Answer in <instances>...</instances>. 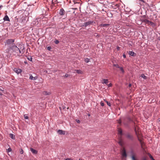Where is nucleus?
I'll return each instance as SVG.
<instances>
[{"label":"nucleus","instance_id":"f257e3e1","mask_svg":"<svg viewBox=\"0 0 160 160\" xmlns=\"http://www.w3.org/2000/svg\"><path fill=\"white\" fill-rule=\"evenodd\" d=\"M10 48L13 50V52H16L17 55H20L21 53V50L17 46L13 45Z\"/></svg>","mask_w":160,"mask_h":160},{"label":"nucleus","instance_id":"f03ea898","mask_svg":"<svg viewBox=\"0 0 160 160\" xmlns=\"http://www.w3.org/2000/svg\"><path fill=\"white\" fill-rule=\"evenodd\" d=\"M121 155H122V160H126V158L127 156V155L126 153V152L125 151L124 149H123L122 151L121 152Z\"/></svg>","mask_w":160,"mask_h":160},{"label":"nucleus","instance_id":"7ed1b4c3","mask_svg":"<svg viewBox=\"0 0 160 160\" xmlns=\"http://www.w3.org/2000/svg\"><path fill=\"white\" fill-rule=\"evenodd\" d=\"M14 39H8V40H7L6 42H5V45H9L12 44V43L14 42Z\"/></svg>","mask_w":160,"mask_h":160},{"label":"nucleus","instance_id":"20e7f679","mask_svg":"<svg viewBox=\"0 0 160 160\" xmlns=\"http://www.w3.org/2000/svg\"><path fill=\"white\" fill-rule=\"evenodd\" d=\"M93 22L92 21H89L86 22H84L82 26L85 27H86L87 26L91 25L93 23Z\"/></svg>","mask_w":160,"mask_h":160},{"label":"nucleus","instance_id":"39448f33","mask_svg":"<svg viewBox=\"0 0 160 160\" xmlns=\"http://www.w3.org/2000/svg\"><path fill=\"white\" fill-rule=\"evenodd\" d=\"M57 132L60 135H64L65 134V131L61 130H58Z\"/></svg>","mask_w":160,"mask_h":160},{"label":"nucleus","instance_id":"423d86ee","mask_svg":"<svg viewBox=\"0 0 160 160\" xmlns=\"http://www.w3.org/2000/svg\"><path fill=\"white\" fill-rule=\"evenodd\" d=\"M65 11L63 8L60 9L59 12V14L61 15H64V14Z\"/></svg>","mask_w":160,"mask_h":160},{"label":"nucleus","instance_id":"0eeeda50","mask_svg":"<svg viewBox=\"0 0 160 160\" xmlns=\"http://www.w3.org/2000/svg\"><path fill=\"white\" fill-rule=\"evenodd\" d=\"M31 151L34 154H36L37 153V151L33 149L32 148H30V149Z\"/></svg>","mask_w":160,"mask_h":160},{"label":"nucleus","instance_id":"6e6552de","mask_svg":"<svg viewBox=\"0 0 160 160\" xmlns=\"http://www.w3.org/2000/svg\"><path fill=\"white\" fill-rule=\"evenodd\" d=\"M129 54L130 55L132 56H134L136 55V54L132 51H129Z\"/></svg>","mask_w":160,"mask_h":160},{"label":"nucleus","instance_id":"1a4fd4ad","mask_svg":"<svg viewBox=\"0 0 160 160\" xmlns=\"http://www.w3.org/2000/svg\"><path fill=\"white\" fill-rule=\"evenodd\" d=\"M108 82V80L107 79H103L102 80V83L107 84Z\"/></svg>","mask_w":160,"mask_h":160},{"label":"nucleus","instance_id":"9d476101","mask_svg":"<svg viewBox=\"0 0 160 160\" xmlns=\"http://www.w3.org/2000/svg\"><path fill=\"white\" fill-rule=\"evenodd\" d=\"M4 21H9V19L7 16H5L3 18Z\"/></svg>","mask_w":160,"mask_h":160},{"label":"nucleus","instance_id":"9b49d317","mask_svg":"<svg viewBox=\"0 0 160 160\" xmlns=\"http://www.w3.org/2000/svg\"><path fill=\"white\" fill-rule=\"evenodd\" d=\"M15 72H16L18 74H19L20 73H21V72L22 71V70L21 69H16L15 70Z\"/></svg>","mask_w":160,"mask_h":160},{"label":"nucleus","instance_id":"f8f14e48","mask_svg":"<svg viewBox=\"0 0 160 160\" xmlns=\"http://www.w3.org/2000/svg\"><path fill=\"white\" fill-rule=\"evenodd\" d=\"M109 25V24H101L100 25L101 26L104 27H107Z\"/></svg>","mask_w":160,"mask_h":160},{"label":"nucleus","instance_id":"ddd939ff","mask_svg":"<svg viewBox=\"0 0 160 160\" xmlns=\"http://www.w3.org/2000/svg\"><path fill=\"white\" fill-rule=\"evenodd\" d=\"M29 78L31 80H35L36 79V77H33L32 75H30V76Z\"/></svg>","mask_w":160,"mask_h":160},{"label":"nucleus","instance_id":"4468645a","mask_svg":"<svg viewBox=\"0 0 160 160\" xmlns=\"http://www.w3.org/2000/svg\"><path fill=\"white\" fill-rule=\"evenodd\" d=\"M51 94L50 92L45 91L43 92V94L45 95H49Z\"/></svg>","mask_w":160,"mask_h":160},{"label":"nucleus","instance_id":"2eb2a0df","mask_svg":"<svg viewBox=\"0 0 160 160\" xmlns=\"http://www.w3.org/2000/svg\"><path fill=\"white\" fill-rule=\"evenodd\" d=\"M132 160H137L135 158V156L134 155H132L131 157Z\"/></svg>","mask_w":160,"mask_h":160},{"label":"nucleus","instance_id":"dca6fc26","mask_svg":"<svg viewBox=\"0 0 160 160\" xmlns=\"http://www.w3.org/2000/svg\"><path fill=\"white\" fill-rule=\"evenodd\" d=\"M118 133L120 135H121L122 134V131L121 129H119L118 130Z\"/></svg>","mask_w":160,"mask_h":160},{"label":"nucleus","instance_id":"f3484780","mask_svg":"<svg viewBox=\"0 0 160 160\" xmlns=\"http://www.w3.org/2000/svg\"><path fill=\"white\" fill-rule=\"evenodd\" d=\"M119 68L120 69V70L122 72V73H124V70H123V68L122 67H119Z\"/></svg>","mask_w":160,"mask_h":160},{"label":"nucleus","instance_id":"a211bd4d","mask_svg":"<svg viewBox=\"0 0 160 160\" xmlns=\"http://www.w3.org/2000/svg\"><path fill=\"white\" fill-rule=\"evenodd\" d=\"M141 77L144 79H147V77L143 74H142L141 75Z\"/></svg>","mask_w":160,"mask_h":160},{"label":"nucleus","instance_id":"6ab92c4d","mask_svg":"<svg viewBox=\"0 0 160 160\" xmlns=\"http://www.w3.org/2000/svg\"><path fill=\"white\" fill-rule=\"evenodd\" d=\"M141 148H142V152L143 153V154H144L146 153V151H145V150L143 148V147L142 145Z\"/></svg>","mask_w":160,"mask_h":160},{"label":"nucleus","instance_id":"aec40b11","mask_svg":"<svg viewBox=\"0 0 160 160\" xmlns=\"http://www.w3.org/2000/svg\"><path fill=\"white\" fill-rule=\"evenodd\" d=\"M10 137L12 139H14V136L12 134H10Z\"/></svg>","mask_w":160,"mask_h":160},{"label":"nucleus","instance_id":"412c9836","mask_svg":"<svg viewBox=\"0 0 160 160\" xmlns=\"http://www.w3.org/2000/svg\"><path fill=\"white\" fill-rule=\"evenodd\" d=\"M85 61L86 62H88L89 61V59L88 58H86L85 59Z\"/></svg>","mask_w":160,"mask_h":160},{"label":"nucleus","instance_id":"4be33fe9","mask_svg":"<svg viewBox=\"0 0 160 160\" xmlns=\"http://www.w3.org/2000/svg\"><path fill=\"white\" fill-rule=\"evenodd\" d=\"M76 72L78 73H81L82 71L80 70H76Z\"/></svg>","mask_w":160,"mask_h":160},{"label":"nucleus","instance_id":"5701e85b","mask_svg":"<svg viewBox=\"0 0 160 160\" xmlns=\"http://www.w3.org/2000/svg\"><path fill=\"white\" fill-rule=\"evenodd\" d=\"M104 101L106 102L107 104V105L109 106H111V104H110V103L108 102V101H106V100H104Z\"/></svg>","mask_w":160,"mask_h":160},{"label":"nucleus","instance_id":"b1692460","mask_svg":"<svg viewBox=\"0 0 160 160\" xmlns=\"http://www.w3.org/2000/svg\"><path fill=\"white\" fill-rule=\"evenodd\" d=\"M24 117L25 119H28V117L27 114H25L24 115Z\"/></svg>","mask_w":160,"mask_h":160},{"label":"nucleus","instance_id":"393cba45","mask_svg":"<svg viewBox=\"0 0 160 160\" xmlns=\"http://www.w3.org/2000/svg\"><path fill=\"white\" fill-rule=\"evenodd\" d=\"M113 66L118 68H119L120 67L118 64H114L113 65Z\"/></svg>","mask_w":160,"mask_h":160},{"label":"nucleus","instance_id":"a878e982","mask_svg":"<svg viewBox=\"0 0 160 160\" xmlns=\"http://www.w3.org/2000/svg\"><path fill=\"white\" fill-rule=\"evenodd\" d=\"M149 156L150 158L152 160H155L149 154Z\"/></svg>","mask_w":160,"mask_h":160},{"label":"nucleus","instance_id":"bb28decb","mask_svg":"<svg viewBox=\"0 0 160 160\" xmlns=\"http://www.w3.org/2000/svg\"><path fill=\"white\" fill-rule=\"evenodd\" d=\"M20 152L21 154H22L23 153V151L22 149H21V150L20 151Z\"/></svg>","mask_w":160,"mask_h":160},{"label":"nucleus","instance_id":"cd10ccee","mask_svg":"<svg viewBox=\"0 0 160 160\" xmlns=\"http://www.w3.org/2000/svg\"><path fill=\"white\" fill-rule=\"evenodd\" d=\"M142 160H147L146 157H142Z\"/></svg>","mask_w":160,"mask_h":160},{"label":"nucleus","instance_id":"c85d7f7f","mask_svg":"<svg viewBox=\"0 0 160 160\" xmlns=\"http://www.w3.org/2000/svg\"><path fill=\"white\" fill-rule=\"evenodd\" d=\"M100 104H101V106H104V103L102 102H101Z\"/></svg>","mask_w":160,"mask_h":160},{"label":"nucleus","instance_id":"c756f323","mask_svg":"<svg viewBox=\"0 0 160 160\" xmlns=\"http://www.w3.org/2000/svg\"><path fill=\"white\" fill-rule=\"evenodd\" d=\"M12 150V149L11 148H9L8 149V152H10Z\"/></svg>","mask_w":160,"mask_h":160},{"label":"nucleus","instance_id":"7c9ffc66","mask_svg":"<svg viewBox=\"0 0 160 160\" xmlns=\"http://www.w3.org/2000/svg\"><path fill=\"white\" fill-rule=\"evenodd\" d=\"M107 85L108 87H110L112 86V84L111 83H110L109 84H107Z\"/></svg>","mask_w":160,"mask_h":160},{"label":"nucleus","instance_id":"2f4dec72","mask_svg":"<svg viewBox=\"0 0 160 160\" xmlns=\"http://www.w3.org/2000/svg\"><path fill=\"white\" fill-rule=\"evenodd\" d=\"M76 121L78 123H80V121L79 120H78V119H76Z\"/></svg>","mask_w":160,"mask_h":160},{"label":"nucleus","instance_id":"473e14b6","mask_svg":"<svg viewBox=\"0 0 160 160\" xmlns=\"http://www.w3.org/2000/svg\"><path fill=\"white\" fill-rule=\"evenodd\" d=\"M51 49V48L50 47H48L47 48V49L48 50H50Z\"/></svg>","mask_w":160,"mask_h":160},{"label":"nucleus","instance_id":"72a5a7b5","mask_svg":"<svg viewBox=\"0 0 160 160\" xmlns=\"http://www.w3.org/2000/svg\"><path fill=\"white\" fill-rule=\"evenodd\" d=\"M55 43L56 44H58L59 43V41L58 40H56V41H55Z\"/></svg>","mask_w":160,"mask_h":160},{"label":"nucleus","instance_id":"f704fd0d","mask_svg":"<svg viewBox=\"0 0 160 160\" xmlns=\"http://www.w3.org/2000/svg\"><path fill=\"white\" fill-rule=\"evenodd\" d=\"M28 59L30 61H31L32 60V58L30 57V58H28Z\"/></svg>","mask_w":160,"mask_h":160},{"label":"nucleus","instance_id":"c9c22d12","mask_svg":"<svg viewBox=\"0 0 160 160\" xmlns=\"http://www.w3.org/2000/svg\"><path fill=\"white\" fill-rule=\"evenodd\" d=\"M123 56L125 58H126V56L125 54H123Z\"/></svg>","mask_w":160,"mask_h":160},{"label":"nucleus","instance_id":"e433bc0d","mask_svg":"<svg viewBox=\"0 0 160 160\" xmlns=\"http://www.w3.org/2000/svg\"><path fill=\"white\" fill-rule=\"evenodd\" d=\"M68 74H66L65 76V77H68Z\"/></svg>","mask_w":160,"mask_h":160},{"label":"nucleus","instance_id":"4c0bfd02","mask_svg":"<svg viewBox=\"0 0 160 160\" xmlns=\"http://www.w3.org/2000/svg\"><path fill=\"white\" fill-rule=\"evenodd\" d=\"M65 160H71V159L69 158H68L66 159Z\"/></svg>","mask_w":160,"mask_h":160},{"label":"nucleus","instance_id":"58836bf2","mask_svg":"<svg viewBox=\"0 0 160 160\" xmlns=\"http://www.w3.org/2000/svg\"><path fill=\"white\" fill-rule=\"evenodd\" d=\"M117 49L118 50H119V47H117Z\"/></svg>","mask_w":160,"mask_h":160},{"label":"nucleus","instance_id":"ea45409f","mask_svg":"<svg viewBox=\"0 0 160 160\" xmlns=\"http://www.w3.org/2000/svg\"><path fill=\"white\" fill-rule=\"evenodd\" d=\"M9 52V51L8 50H6V52Z\"/></svg>","mask_w":160,"mask_h":160},{"label":"nucleus","instance_id":"a19ab883","mask_svg":"<svg viewBox=\"0 0 160 160\" xmlns=\"http://www.w3.org/2000/svg\"><path fill=\"white\" fill-rule=\"evenodd\" d=\"M118 123H121V121L120 120H119V121H118Z\"/></svg>","mask_w":160,"mask_h":160},{"label":"nucleus","instance_id":"79ce46f5","mask_svg":"<svg viewBox=\"0 0 160 160\" xmlns=\"http://www.w3.org/2000/svg\"><path fill=\"white\" fill-rule=\"evenodd\" d=\"M131 86V84H130L129 85V87H130Z\"/></svg>","mask_w":160,"mask_h":160},{"label":"nucleus","instance_id":"37998d69","mask_svg":"<svg viewBox=\"0 0 160 160\" xmlns=\"http://www.w3.org/2000/svg\"><path fill=\"white\" fill-rule=\"evenodd\" d=\"M158 121H159V122H160V118H159Z\"/></svg>","mask_w":160,"mask_h":160},{"label":"nucleus","instance_id":"c03bdc74","mask_svg":"<svg viewBox=\"0 0 160 160\" xmlns=\"http://www.w3.org/2000/svg\"><path fill=\"white\" fill-rule=\"evenodd\" d=\"M135 132H136V134L137 135V134H137V132L136 131H135Z\"/></svg>","mask_w":160,"mask_h":160},{"label":"nucleus","instance_id":"a18cd8bd","mask_svg":"<svg viewBox=\"0 0 160 160\" xmlns=\"http://www.w3.org/2000/svg\"><path fill=\"white\" fill-rule=\"evenodd\" d=\"M2 95V93L1 92H0V95Z\"/></svg>","mask_w":160,"mask_h":160},{"label":"nucleus","instance_id":"49530a36","mask_svg":"<svg viewBox=\"0 0 160 160\" xmlns=\"http://www.w3.org/2000/svg\"><path fill=\"white\" fill-rule=\"evenodd\" d=\"M0 90L2 91V89H0Z\"/></svg>","mask_w":160,"mask_h":160},{"label":"nucleus","instance_id":"de8ad7c7","mask_svg":"<svg viewBox=\"0 0 160 160\" xmlns=\"http://www.w3.org/2000/svg\"><path fill=\"white\" fill-rule=\"evenodd\" d=\"M159 40L160 41V38H159Z\"/></svg>","mask_w":160,"mask_h":160},{"label":"nucleus","instance_id":"09e8293b","mask_svg":"<svg viewBox=\"0 0 160 160\" xmlns=\"http://www.w3.org/2000/svg\"><path fill=\"white\" fill-rule=\"evenodd\" d=\"M88 116H90V114H88Z\"/></svg>","mask_w":160,"mask_h":160},{"label":"nucleus","instance_id":"8fccbe9b","mask_svg":"<svg viewBox=\"0 0 160 160\" xmlns=\"http://www.w3.org/2000/svg\"><path fill=\"white\" fill-rule=\"evenodd\" d=\"M79 160H80V159H79Z\"/></svg>","mask_w":160,"mask_h":160}]
</instances>
